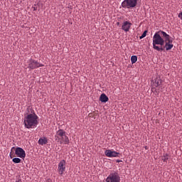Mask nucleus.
<instances>
[{"label":"nucleus","instance_id":"obj_3","mask_svg":"<svg viewBox=\"0 0 182 182\" xmlns=\"http://www.w3.org/2000/svg\"><path fill=\"white\" fill-rule=\"evenodd\" d=\"M55 139L61 145H66L70 143L69 137L67 136L66 132L63 129H59L56 131Z\"/></svg>","mask_w":182,"mask_h":182},{"label":"nucleus","instance_id":"obj_22","mask_svg":"<svg viewBox=\"0 0 182 182\" xmlns=\"http://www.w3.org/2000/svg\"><path fill=\"white\" fill-rule=\"evenodd\" d=\"M46 182H52L50 178H48V181H46Z\"/></svg>","mask_w":182,"mask_h":182},{"label":"nucleus","instance_id":"obj_13","mask_svg":"<svg viewBox=\"0 0 182 182\" xmlns=\"http://www.w3.org/2000/svg\"><path fill=\"white\" fill-rule=\"evenodd\" d=\"M100 100L102 103H106L108 102L109 97L105 93H102L100 97Z\"/></svg>","mask_w":182,"mask_h":182},{"label":"nucleus","instance_id":"obj_12","mask_svg":"<svg viewBox=\"0 0 182 182\" xmlns=\"http://www.w3.org/2000/svg\"><path fill=\"white\" fill-rule=\"evenodd\" d=\"M38 143L41 146L46 145L48 143V139L46 136H42L39 139Z\"/></svg>","mask_w":182,"mask_h":182},{"label":"nucleus","instance_id":"obj_14","mask_svg":"<svg viewBox=\"0 0 182 182\" xmlns=\"http://www.w3.org/2000/svg\"><path fill=\"white\" fill-rule=\"evenodd\" d=\"M170 157L171 156L169 155V154L168 153L164 154L162 156V161L164 162L167 163V161L170 159Z\"/></svg>","mask_w":182,"mask_h":182},{"label":"nucleus","instance_id":"obj_2","mask_svg":"<svg viewBox=\"0 0 182 182\" xmlns=\"http://www.w3.org/2000/svg\"><path fill=\"white\" fill-rule=\"evenodd\" d=\"M28 113L24 115L23 124L26 129H35L38 124V117L34 112L33 109L30 108L27 109Z\"/></svg>","mask_w":182,"mask_h":182},{"label":"nucleus","instance_id":"obj_7","mask_svg":"<svg viewBox=\"0 0 182 182\" xmlns=\"http://www.w3.org/2000/svg\"><path fill=\"white\" fill-rule=\"evenodd\" d=\"M15 154L17 157L21 159H25L26 157V152H25V150L22 147H16Z\"/></svg>","mask_w":182,"mask_h":182},{"label":"nucleus","instance_id":"obj_17","mask_svg":"<svg viewBox=\"0 0 182 182\" xmlns=\"http://www.w3.org/2000/svg\"><path fill=\"white\" fill-rule=\"evenodd\" d=\"M146 33H147V31H144L143 34L139 37V39L141 40V39L144 38L146 36Z\"/></svg>","mask_w":182,"mask_h":182},{"label":"nucleus","instance_id":"obj_11","mask_svg":"<svg viewBox=\"0 0 182 182\" xmlns=\"http://www.w3.org/2000/svg\"><path fill=\"white\" fill-rule=\"evenodd\" d=\"M132 26V23L129 21H124V23L122 24V30H123L124 32L127 33L129 31V29L131 26Z\"/></svg>","mask_w":182,"mask_h":182},{"label":"nucleus","instance_id":"obj_19","mask_svg":"<svg viewBox=\"0 0 182 182\" xmlns=\"http://www.w3.org/2000/svg\"><path fill=\"white\" fill-rule=\"evenodd\" d=\"M16 182H22V179L21 178H18V179H16Z\"/></svg>","mask_w":182,"mask_h":182},{"label":"nucleus","instance_id":"obj_16","mask_svg":"<svg viewBox=\"0 0 182 182\" xmlns=\"http://www.w3.org/2000/svg\"><path fill=\"white\" fill-rule=\"evenodd\" d=\"M137 61V56L136 55H132L131 57V62H132V64H135Z\"/></svg>","mask_w":182,"mask_h":182},{"label":"nucleus","instance_id":"obj_6","mask_svg":"<svg viewBox=\"0 0 182 182\" xmlns=\"http://www.w3.org/2000/svg\"><path fill=\"white\" fill-rule=\"evenodd\" d=\"M27 63H28L27 68L30 70H34L38 68L43 67V64L39 63L37 60H33L32 58L28 59V60L27 61Z\"/></svg>","mask_w":182,"mask_h":182},{"label":"nucleus","instance_id":"obj_4","mask_svg":"<svg viewBox=\"0 0 182 182\" xmlns=\"http://www.w3.org/2000/svg\"><path fill=\"white\" fill-rule=\"evenodd\" d=\"M137 5V0H124L122 3L123 9H132Z\"/></svg>","mask_w":182,"mask_h":182},{"label":"nucleus","instance_id":"obj_23","mask_svg":"<svg viewBox=\"0 0 182 182\" xmlns=\"http://www.w3.org/2000/svg\"><path fill=\"white\" fill-rule=\"evenodd\" d=\"M147 148H148L147 146H145V149H147Z\"/></svg>","mask_w":182,"mask_h":182},{"label":"nucleus","instance_id":"obj_5","mask_svg":"<svg viewBox=\"0 0 182 182\" xmlns=\"http://www.w3.org/2000/svg\"><path fill=\"white\" fill-rule=\"evenodd\" d=\"M120 176L117 171H112L106 178V182H120Z\"/></svg>","mask_w":182,"mask_h":182},{"label":"nucleus","instance_id":"obj_10","mask_svg":"<svg viewBox=\"0 0 182 182\" xmlns=\"http://www.w3.org/2000/svg\"><path fill=\"white\" fill-rule=\"evenodd\" d=\"M105 155L109 158L112 157H119V155H120L119 152H117L116 151H112L111 149H107L105 151Z\"/></svg>","mask_w":182,"mask_h":182},{"label":"nucleus","instance_id":"obj_8","mask_svg":"<svg viewBox=\"0 0 182 182\" xmlns=\"http://www.w3.org/2000/svg\"><path fill=\"white\" fill-rule=\"evenodd\" d=\"M65 168H66V162H65V160L63 159L58 164V173L60 176H63V174L64 173V171H65Z\"/></svg>","mask_w":182,"mask_h":182},{"label":"nucleus","instance_id":"obj_21","mask_svg":"<svg viewBox=\"0 0 182 182\" xmlns=\"http://www.w3.org/2000/svg\"><path fill=\"white\" fill-rule=\"evenodd\" d=\"M33 11H37V8L36 7H33Z\"/></svg>","mask_w":182,"mask_h":182},{"label":"nucleus","instance_id":"obj_9","mask_svg":"<svg viewBox=\"0 0 182 182\" xmlns=\"http://www.w3.org/2000/svg\"><path fill=\"white\" fill-rule=\"evenodd\" d=\"M161 84L162 80L161 79L160 76H157L155 79L151 80V86L153 87L152 90L160 87Z\"/></svg>","mask_w":182,"mask_h":182},{"label":"nucleus","instance_id":"obj_20","mask_svg":"<svg viewBox=\"0 0 182 182\" xmlns=\"http://www.w3.org/2000/svg\"><path fill=\"white\" fill-rule=\"evenodd\" d=\"M116 162H117V163H120V162H122V160L117 159V160H116Z\"/></svg>","mask_w":182,"mask_h":182},{"label":"nucleus","instance_id":"obj_18","mask_svg":"<svg viewBox=\"0 0 182 182\" xmlns=\"http://www.w3.org/2000/svg\"><path fill=\"white\" fill-rule=\"evenodd\" d=\"M178 18L182 21V12L179 14Z\"/></svg>","mask_w":182,"mask_h":182},{"label":"nucleus","instance_id":"obj_15","mask_svg":"<svg viewBox=\"0 0 182 182\" xmlns=\"http://www.w3.org/2000/svg\"><path fill=\"white\" fill-rule=\"evenodd\" d=\"M12 161L14 164H21V162L22 161V159H21V158L14 157L13 158Z\"/></svg>","mask_w":182,"mask_h":182},{"label":"nucleus","instance_id":"obj_1","mask_svg":"<svg viewBox=\"0 0 182 182\" xmlns=\"http://www.w3.org/2000/svg\"><path fill=\"white\" fill-rule=\"evenodd\" d=\"M173 48V39L165 31H159L153 37V48L158 52L171 50Z\"/></svg>","mask_w":182,"mask_h":182}]
</instances>
